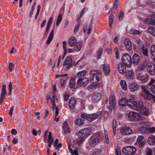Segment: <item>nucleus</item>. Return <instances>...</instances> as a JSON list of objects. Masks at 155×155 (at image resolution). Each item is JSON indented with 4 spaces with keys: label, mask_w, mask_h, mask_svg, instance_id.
Listing matches in <instances>:
<instances>
[{
    "label": "nucleus",
    "mask_w": 155,
    "mask_h": 155,
    "mask_svg": "<svg viewBox=\"0 0 155 155\" xmlns=\"http://www.w3.org/2000/svg\"><path fill=\"white\" fill-rule=\"evenodd\" d=\"M132 132L131 129L129 127H126L122 128L121 133L123 135H129Z\"/></svg>",
    "instance_id": "dca6fc26"
},
{
    "label": "nucleus",
    "mask_w": 155,
    "mask_h": 155,
    "mask_svg": "<svg viewBox=\"0 0 155 155\" xmlns=\"http://www.w3.org/2000/svg\"><path fill=\"white\" fill-rule=\"evenodd\" d=\"M81 117L82 118L87 119L88 120V114H87L86 113L81 114Z\"/></svg>",
    "instance_id": "052dcab7"
},
{
    "label": "nucleus",
    "mask_w": 155,
    "mask_h": 155,
    "mask_svg": "<svg viewBox=\"0 0 155 155\" xmlns=\"http://www.w3.org/2000/svg\"><path fill=\"white\" fill-rule=\"evenodd\" d=\"M126 65H125L121 62L118 63L117 67L120 73L123 74L126 72Z\"/></svg>",
    "instance_id": "9d476101"
},
{
    "label": "nucleus",
    "mask_w": 155,
    "mask_h": 155,
    "mask_svg": "<svg viewBox=\"0 0 155 155\" xmlns=\"http://www.w3.org/2000/svg\"><path fill=\"white\" fill-rule=\"evenodd\" d=\"M49 28H46L45 31L44 33V37L45 38H46L47 36H48V34L49 32Z\"/></svg>",
    "instance_id": "69168bd1"
},
{
    "label": "nucleus",
    "mask_w": 155,
    "mask_h": 155,
    "mask_svg": "<svg viewBox=\"0 0 155 155\" xmlns=\"http://www.w3.org/2000/svg\"><path fill=\"white\" fill-rule=\"evenodd\" d=\"M62 77L61 81L63 82H65L68 78V75L67 74H63Z\"/></svg>",
    "instance_id": "6e6d98bb"
},
{
    "label": "nucleus",
    "mask_w": 155,
    "mask_h": 155,
    "mask_svg": "<svg viewBox=\"0 0 155 155\" xmlns=\"http://www.w3.org/2000/svg\"><path fill=\"white\" fill-rule=\"evenodd\" d=\"M147 70L149 73L151 75L155 74V65L151 63L147 64Z\"/></svg>",
    "instance_id": "1a4fd4ad"
},
{
    "label": "nucleus",
    "mask_w": 155,
    "mask_h": 155,
    "mask_svg": "<svg viewBox=\"0 0 155 155\" xmlns=\"http://www.w3.org/2000/svg\"><path fill=\"white\" fill-rule=\"evenodd\" d=\"M78 136L79 137V138L77 140V143L78 146H79L82 143V142L84 141V137H83V136Z\"/></svg>",
    "instance_id": "ea45409f"
},
{
    "label": "nucleus",
    "mask_w": 155,
    "mask_h": 155,
    "mask_svg": "<svg viewBox=\"0 0 155 155\" xmlns=\"http://www.w3.org/2000/svg\"><path fill=\"white\" fill-rule=\"evenodd\" d=\"M143 136H139L137 138V142L138 143L143 141H144V140H143Z\"/></svg>",
    "instance_id": "e2e57ef3"
},
{
    "label": "nucleus",
    "mask_w": 155,
    "mask_h": 155,
    "mask_svg": "<svg viewBox=\"0 0 155 155\" xmlns=\"http://www.w3.org/2000/svg\"><path fill=\"white\" fill-rule=\"evenodd\" d=\"M76 124L79 126L83 125L84 123V120L81 118H79L76 120Z\"/></svg>",
    "instance_id": "a19ab883"
},
{
    "label": "nucleus",
    "mask_w": 155,
    "mask_h": 155,
    "mask_svg": "<svg viewBox=\"0 0 155 155\" xmlns=\"http://www.w3.org/2000/svg\"><path fill=\"white\" fill-rule=\"evenodd\" d=\"M143 54L145 56H148V49L147 48H145L144 45H143L140 48Z\"/></svg>",
    "instance_id": "f704fd0d"
},
{
    "label": "nucleus",
    "mask_w": 155,
    "mask_h": 155,
    "mask_svg": "<svg viewBox=\"0 0 155 155\" xmlns=\"http://www.w3.org/2000/svg\"><path fill=\"white\" fill-rule=\"evenodd\" d=\"M137 79L140 81V82L143 84L148 81V78L147 75L146 74H139L137 77Z\"/></svg>",
    "instance_id": "f8f14e48"
},
{
    "label": "nucleus",
    "mask_w": 155,
    "mask_h": 155,
    "mask_svg": "<svg viewBox=\"0 0 155 155\" xmlns=\"http://www.w3.org/2000/svg\"><path fill=\"white\" fill-rule=\"evenodd\" d=\"M140 57L139 55L137 54H134L133 56V62L134 65H136L140 61Z\"/></svg>",
    "instance_id": "f3484780"
},
{
    "label": "nucleus",
    "mask_w": 155,
    "mask_h": 155,
    "mask_svg": "<svg viewBox=\"0 0 155 155\" xmlns=\"http://www.w3.org/2000/svg\"><path fill=\"white\" fill-rule=\"evenodd\" d=\"M150 19L152 21L150 23L155 25V13L151 15L150 16Z\"/></svg>",
    "instance_id": "8fccbe9b"
},
{
    "label": "nucleus",
    "mask_w": 155,
    "mask_h": 155,
    "mask_svg": "<svg viewBox=\"0 0 155 155\" xmlns=\"http://www.w3.org/2000/svg\"><path fill=\"white\" fill-rule=\"evenodd\" d=\"M76 44V40L74 37L70 38L68 41V45L71 47L74 46Z\"/></svg>",
    "instance_id": "5701e85b"
},
{
    "label": "nucleus",
    "mask_w": 155,
    "mask_h": 155,
    "mask_svg": "<svg viewBox=\"0 0 155 155\" xmlns=\"http://www.w3.org/2000/svg\"><path fill=\"white\" fill-rule=\"evenodd\" d=\"M90 131V128H86L80 130L77 133L78 136H83L84 137L85 136L88 134Z\"/></svg>",
    "instance_id": "9b49d317"
},
{
    "label": "nucleus",
    "mask_w": 155,
    "mask_h": 155,
    "mask_svg": "<svg viewBox=\"0 0 155 155\" xmlns=\"http://www.w3.org/2000/svg\"><path fill=\"white\" fill-rule=\"evenodd\" d=\"M122 63L127 66L129 65L132 62L131 56L128 54H125L123 55L122 56Z\"/></svg>",
    "instance_id": "20e7f679"
},
{
    "label": "nucleus",
    "mask_w": 155,
    "mask_h": 155,
    "mask_svg": "<svg viewBox=\"0 0 155 155\" xmlns=\"http://www.w3.org/2000/svg\"><path fill=\"white\" fill-rule=\"evenodd\" d=\"M54 28L52 30V31L50 32V35L46 41V43L48 45L49 44L51 41L52 40L54 35Z\"/></svg>",
    "instance_id": "412c9836"
},
{
    "label": "nucleus",
    "mask_w": 155,
    "mask_h": 155,
    "mask_svg": "<svg viewBox=\"0 0 155 155\" xmlns=\"http://www.w3.org/2000/svg\"><path fill=\"white\" fill-rule=\"evenodd\" d=\"M98 87V84L97 83H93L92 84L90 85L88 87V89L90 91H93L96 89Z\"/></svg>",
    "instance_id": "393cba45"
},
{
    "label": "nucleus",
    "mask_w": 155,
    "mask_h": 155,
    "mask_svg": "<svg viewBox=\"0 0 155 155\" xmlns=\"http://www.w3.org/2000/svg\"><path fill=\"white\" fill-rule=\"evenodd\" d=\"M137 84L135 82L130 83L129 85V88L130 91L134 92L138 89Z\"/></svg>",
    "instance_id": "a211bd4d"
},
{
    "label": "nucleus",
    "mask_w": 155,
    "mask_h": 155,
    "mask_svg": "<svg viewBox=\"0 0 155 155\" xmlns=\"http://www.w3.org/2000/svg\"><path fill=\"white\" fill-rule=\"evenodd\" d=\"M86 71L84 70L79 72L77 75L78 76H84L86 74Z\"/></svg>",
    "instance_id": "13d9d810"
},
{
    "label": "nucleus",
    "mask_w": 155,
    "mask_h": 155,
    "mask_svg": "<svg viewBox=\"0 0 155 155\" xmlns=\"http://www.w3.org/2000/svg\"><path fill=\"white\" fill-rule=\"evenodd\" d=\"M151 90L152 93L155 94V84H154L151 86Z\"/></svg>",
    "instance_id": "774afa93"
},
{
    "label": "nucleus",
    "mask_w": 155,
    "mask_h": 155,
    "mask_svg": "<svg viewBox=\"0 0 155 155\" xmlns=\"http://www.w3.org/2000/svg\"><path fill=\"white\" fill-rule=\"evenodd\" d=\"M36 4V2H35L32 6L31 10L29 15V17L31 18V17L32 15L33 14Z\"/></svg>",
    "instance_id": "09e8293b"
},
{
    "label": "nucleus",
    "mask_w": 155,
    "mask_h": 155,
    "mask_svg": "<svg viewBox=\"0 0 155 155\" xmlns=\"http://www.w3.org/2000/svg\"><path fill=\"white\" fill-rule=\"evenodd\" d=\"M55 108V114L54 118V120L56 121L57 122H58L59 121V118L58 117H57L59 114V109L58 107H56Z\"/></svg>",
    "instance_id": "49530a36"
},
{
    "label": "nucleus",
    "mask_w": 155,
    "mask_h": 155,
    "mask_svg": "<svg viewBox=\"0 0 155 155\" xmlns=\"http://www.w3.org/2000/svg\"><path fill=\"white\" fill-rule=\"evenodd\" d=\"M76 104V101L74 98H71L69 100V105L71 108H74Z\"/></svg>",
    "instance_id": "a878e982"
},
{
    "label": "nucleus",
    "mask_w": 155,
    "mask_h": 155,
    "mask_svg": "<svg viewBox=\"0 0 155 155\" xmlns=\"http://www.w3.org/2000/svg\"><path fill=\"white\" fill-rule=\"evenodd\" d=\"M63 48L64 50V55L62 57V59H63L65 56V55L66 54V53L67 52V50L66 48L67 46V42L66 41H64L63 42Z\"/></svg>",
    "instance_id": "e433bc0d"
},
{
    "label": "nucleus",
    "mask_w": 155,
    "mask_h": 155,
    "mask_svg": "<svg viewBox=\"0 0 155 155\" xmlns=\"http://www.w3.org/2000/svg\"><path fill=\"white\" fill-rule=\"evenodd\" d=\"M103 52V49L101 48H100L98 52L97 60H98L101 58V55H102Z\"/></svg>",
    "instance_id": "864d4df0"
},
{
    "label": "nucleus",
    "mask_w": 155,
    "mask_h": 155,
    "mask_svg": "<svg viewBox=\"0 0 155 155\" xmlns=\"http://www.w3.org/2000/svg\"><path fill=\"white\" fill-rule=\"evenodd\" d=\"M53 18L52 17H50L49 20L48 21L46 28H50L52 22Z\"/></svg>",
    "instance_id": "603ef678"
},
{
    "label": "nucleus",
    "mask_w": 155,
    "mask_h": 155,
    "mask_svg": "<svg viewBox=\"0 0 155 155\" xmlns=\"http://www.w3.org/2000/svg\"><path fill=\"white\" fill-rule=\"evenodd\" d=\"M148 32L153 36H155V27H150L148 29Z\"/></svg>",
    "instance_id": "473e14b6"
},
{
    "label": "nucleus",
    "mask_w": 155,
    "mask_h": 155,
    "mask_svg": "<svg viewBox=\"0 0 155 155\" xmlns=\"http://www.w3.org/2000/svg\"><path fill=\"white\" fill-rule=\"evenodd\" d=\"M145 130V132L147 131H149L150 133H155V128L154 127L148 128L146 127H143L141 128V130L143 131V130Z\"/></svg>",
    "instance_id": "4be33fe9"
},
{
    "label": "nucleus",
    "mask_w": 155,
    "mask_h": 155,
    "mask_svg": "<svg viewBox=\"0 0 155 155\" xmlns=\"http://www.w3.org/2000/svg\"><path fill=\"white\" fill-rule=\"evenodd\" d=\"M62 14H60L58 17L57 22L56 23V25L58 26L62 20Z\"/></svg>",
    "instance_id": "37998d69"
},
{
    "label": "nucleus",
    "mask_w": 155,
    "mask_h": 155,
    "mask_svg": "<svg viewBox=\"0 0 155 155\" xmlns=\"http://www.w3.org/2000/svg\"><path fill=\"white\" fill-rule=\"evenodd\" d=\"M100 72L98 71L95 70H91L90 71V74L92 75H97L99 74Z\"/></svg>",
    "instance_id": "de8ad7c7"
},
{
    "label": "nucleus",
    "mask_w": 155,
    "mask_h": 155,
    "mask_svg": "<svg viewBox=\"0 0 155 155\" xmlns=\"http://www.w3.org/2000/svg\"><path fill=\"white\" fill-rule=\"evenodd\" d=\"M130 34L132 35H137L140 34V32L138 31L135 29H132L129 31Z\"/></svg>",
    "instance_id": "a18cd8bd"
},
{
    "label": "nucleus",
    "mask_w": 155,
    "mask_h": 155,
    "mask_svg": "<svg viewBox=\"0 0 155 155\" xmlns=\"http://www.w3.org/2000/svg\"><path fill=\"white\" fill-rule=\"evenodd\" d=\"M116 103V101L114 95H111L110 98L109 104L107 105V109L111 111L113 109H114L115 108V105Z\"/></svg>",
    "instance_id": "39448f33"
},
{
    "label": "nucleus",
    "mask_w": 155,
    "mask_h": 155,
    "mask_svg": "<svg viewBox=\"0 0 155 155\" xmlns=\"http://www.w3.org/2000/svg\"><path fill=\"white\" fill-rule=\"evenodd\" d=\"M102 67L103 70L105 73L106 75L107 76L110 72V68L108 65H105L104 64H103L102 65Z\"/></svg>",
    "instance_id": "aec40b11"
},
{
    "label": "nucleus",
    "mask_w": 155,
    "mask_h": 155,
    "mask_svg": "<svg viewBox=\"0 0 155 155\" xmlns=\"http://www.w3.org/2000/svg\"><path fill=\"white\" fill-rule=\"evenodd\" d=\"M55 95H54L52 96L53 99L50 98L51 100V103L52 104V108L53 110H54V109L56 108V107H58L57 106L55 105V104L54 101V99L55 98Z\"/></svg>",
    "instance_id": "4c0bfd02"
},
{
    "label": "nucleus",
    "mask_w": 155,
    "mask_h": 155,
    "mask_svg": "<svg viewBox=\"0 0 155 155\" xmlns=\"http://www.w3.org/2000/svg\"><path fill=\"white\" fill-rule=\"evenodd\" d=\"M140 110L141 111V114L145 116H147L150 113L149 109L147 107H144L143 105Z\"/></svg>",
    "instance_id": "6ab92c4d"
},
{
    "label": "nucleus",
    "mask_w": 155,
    "mask_h": 155,
    "mask_svg": "<svg viewBox=\"0 0 155 155\" xmlns=\"http://www.w3.org/2000/svg\"><path fill=\"white\" fill-rule=\"evenodd\" d=\"M101 93H94L91 96V100L93 103H97L101 99Z\"/></svg>",
    "instance_id": "0eeeda50"
},
{
    "label": "nucleus",
    "mask_w": 155,
    "mask_h": 155,
    "mask_svg": "<svg viewBox=\"0 0 155 155\" xmlns=\"http://www.w3.org/2000/svg\"><path fill=\"white\" fill-rule=\"evenodd\" d=\"M136 151V148L131 146L124 147L122 150V153L126 155H132L134 154Z\"/></svg>",
    "instance_id": "7ed1b4c3"
},
{
    "label": "nucleus",
    "mask_w": 155,
    "mask_h": 155,
    "mask_svg": "<svg viewBox=\"0 0 155 155\" xmlns=\"http://www.w3.org/2000/svg\"><path fill=\"white\" fill-rule=\"evenodd\" d=\"M54 140L53 138L51 136V132H49L48 135V142H51Z\"/></svg>",
    "instance_id": "0e129e2a"
},
{
    "label": "nucleus",
    "mask_w": 155,
    "mask_h": 155,
    "mask_svg": "<svg viewBox=\"0 0 155 155\" xmlns=\"http://www.w3.org/2000/svg\"><path fill=\"white\" fill-rule=\"evenodd\" d=\"M120 84L122 88L124 90H126L127 88V85L125 81H121L120 82Z\"/></svg>",
    "instance_id": "58836bf2"
},
{
    "label": "nucleus",
    "mask_w": 155,
    "mask_h": 155,
    "mask_svg": "<svg viewBox=\"0 0 155 155\" xmlns=\"http://www.w3.org/2000/svg\"><path fill=\"white\" fill-rule=\"evenodd\" d=\"M118 51L119 49L117 47H115L114 49V51L116 56V58L117 59H118L119 58V52Z\"/></svg>",
    "instance_id": "5fc2aeb1"
},
{
    "label": "nucleus",
    "mask_w": 155,
    "mask_h": 155,
    "mask_svg": "<svg viewBox=\"0 0 155 155\" xmlns=\"http://www.w3.org/2000/svg\"><path fill=\"white\" fill-rule=\"evenodd\" d=\"M126 76L128 79H131L133 77L134 72L132 70H127L126 72Z\"/></svg>",
    "instance_id": "7c9ffc66"
},
{
    "label": "nucleus",
    "mask_w": 155,
    "mask_h": 155,
    "mask_svg": "<svg viewBox=\"0 0 155 155\" xmlns=\"http://www.w3.org/2000/svg\"><path fill=\"white\" fill-rule=\"evenodd\" d=\"M101 150L98 149H92L91 151V155H99L101 154Z\"/></svg>",
    "instance_id": "bb28decb"
},
{
    "label": "nucleus",
    "mask_w": 155,
    "mask_h": 155,
    "mask_svg": "<svg viewBox=\"0 0 155 155\" xmlns=\"http://www.w3.org/2000/svg\"><path fill=\"white\" fill-rule=\"evenodd\" d=\"M124 43L126 49L128 51H130L132 49V44L130 41L126 38L124 41Z\"/></svg>",
    "instance_id": "2eb2a0df"
},
{
    "label": "nucleus",
    "mask_w": 155,
    "mask_h": 155,
    "mask_svg": "<svg viewBox=\"0 0 155 155\" xmlns=\"http://www.w3.org/2000/svg\"><path fill=\"white\" fill-rule=\"evenodd\" d=\"M75 78L71 79L70 80L69 86V87L71 88H73L74 85L75 84Z\"/></svg>",
    "instance_id": "c03bdc74"
},
{
    "label": "nucleus",
    "mask_w": 155,
    "mask_h": 155,
    "mask_svg": "<svg viewBox=\"0 0 155 155\" xmlns=\"http://www.w3.org/2000/svg\"><path fill=\"white\" fill-rule=\"evenodd\" d=\"M88 82L89 79L85 77L83 79L81 78H79L77 83L82 86H84L88 83Z\"/></svg>",
    "instance_id": "ddd939ff"
},
{
    "label": "nucleus",
    "mask_w": 155,
    "mask_h": 155,
    "mask_svg": "<svg viewBox=\"0 0 155 155\" xmlns=\"http://www.w3.org/2000/svg\"><path fill=\"white\" fill-rule=\"evenodd\" d=\"M102 141L101 135L99 133L94 134L88 140L89 145L92 147H95Z\"/></svg>",
    "instance_id": "f257e3e1"
},
{
    "label": "nucleus",
    "mask_w": 155,
    "mask_h": 155,
    "mask_svg": "<svg viewBox=\"0 0 155 155\" xmlns=\"http://www.w3.org/2000/svg\"><path fill=\"white\" fill-rule=\"evenodd\" d=\"M147 64H145L144 63L141 64L139 67V69L140 70L142 71L145 69L146 68H147Z\"/></svg>",
    "instance_id": "3c124183"
},
{
    "label": "nucleus",
    "mask_w": 155,
    "mask_h": 155,
    "mask_svg": "<svg viewBox=\"0 0 155 155\" xmlns=\"http://www.w3.org/2000/svg\"><path fill=\"white\" fill-rule=\"evenodd\" d=\"M70 94L68 93H66L64 96V100L65 101H66L68 100L69 99V97L70 96Z\"/></svg>",
    "instance_id": "bf43d9fd"
},
{
    "label": "nucleus",
    "mask_w": 155,
    "mask_h": 155,
    "mask_svg": "<svg viewBox=\"0 0 155 155\" xmlns=\"http://www.w3.org/2000/svg\"><path fill=\"white\" fill-rule=\"evenodd\" d=\"M127 101V106L134 110H141L143 105L141 100L134 101L132 100L129 99Z\"/></svg>",
    "instance_id": "f03ea898"
},
{
    "label": "nucleus",
    "mask_w": 155,
    "mask_h": 155,
    "mask_svg": "<svg viewBox=\"0 0 155 155\" xmlns=\"http://www.w3.org/2000/svg\"><path fill=\"white\" fill-rule=\"evenodd\" d=\"M15 66L14 64L12 63H10L9 64V68L10 71H12L13 69L14 68Z\"/></svg>",
    "instance_id": "680f3d73"
},
{
    "label": "nucleus",
    "mask_w": 155,
    "mask_h": 155,
    "mask_svg": "<svg viewBox=\"0 0 155 155\" xmlns=\"http://www.w3.org/2000/svg\"><path fill=\"white\" fill-rule=\"evenodd\" d=\"M148 143L151 145H154L155 144V136L151 135L148 139Z\"/></svg>",
    "instance_id": "cd10ccee"
},
{
    "label": "nucleus",
    "mask_w": 155,
    "mask_h": 155,
    "mask_svg": "<svg viewBox=\"0 0 155 155\" xmlns=\"http://www.w3.org/2000/svg\"><path fill=\"white\" fill-rule=\"evenodd\" d=\"M82 44L81 42H79L77 43L76 45L74 47V50L77 51H80L82 47Z\"/></svg>",
    "instance_id": "c9c22d12"
},
{
    "label": "nucleus",
    "mask_w": 155,
    "mask_h": 155,
    "mask_svg": "<svg viewBox=\"0 0 155 155\" xmlns=\"http://www.w3.org/2000/svg\"><path fill=\"white\" fill-rule=\"evenodd\" d=\"M6 85L3 84L2 92L1 94V98H0V104H1L3 101L4 98H5L7 93L6 90Z\"/></svg>",
    "instance_id": "4468645a"
},
{
    "label": "nucleus",
    "mask_w": 155,
    "mask_h": 155,
    "mask_svg": "<svg viewBox=\"0 0 155 155\" xmlns=\"http://www.w3.org/2000/svg\"><path fill=\"white\" fill-rule=\"evenodd\" d=\"M116 120H114L113 121V134L114 135L116 134Z\"/></svg>",
    "instance_id": "79ce46f5"
},
{
    "label": "nucleus",
    "mask_w": 155,
    "mask_h": 155,
    "mask_svg": "<svg viewBox=\"0 0 155 155\" xmlns=\"http://www.w3.org/2000/svg\"><path fill=\"white\" fill-rule=\"evenodd\" d=\"M128 117L130 121L137 120L139 117V114L134 111L130 112L128 115Z\"/></svg>",
    "instance_id": "6e6552de"
},
{
    "label": "nucleus",
    "mask_w": 155,
    "mask_h": 155,
    "mask_svg": "<svg viewBox=\"0 0 155 155\" xmlns=\"http://www.w3.org/2000/svg\"><path fill=\"white\" fill-rule=\"evenodd\" d=\"M128 101V100H127V99L125 98H122L119 101V104L121 106H126V105H127V102Z\"/></svg>",
    "instance_id": "c756f323"
},
{
    "label": "nucleus",
    "mask_w": 155,
    "mask_h": 155,
    "mask_svg": "<svg viewBox=\"0 0 155 155\" xmlns=\"http://www.w3.org/2000/svg\"><path fill=\"white\" fill-rule=\"evenodd\" d=\"M64 64L68 66L66 67L67 69H69L72 66H75L77 65L76 62L72 61V58L70 57H68L64 63Z\"/></svg>",
    "instance_id": "423d86ee"
},
{
    "label": "nucleus",
    "mask_w": 155,
    "mask_h": 155,
    "mask_svg": "<svg viewBox=\"0 0 155 155\" xmlns=\"http://www.w3.org/2000/svg\"><path fill=\"white\" fill-rule=\"evenodd\" d=\"M150 53L153 59L155 60V45H152L150 47Z\"/></svg>",
    "instance_id": "72a5a7b5"
},
{
    "label": "nucleus",
    "mask_w": 155,
    "mask_h": 155,
    "mask_svg": "<svg viewBox=\"0 0 155 155\" xmlns=\"http://www.w3.org/2000/svg\"><path fill=\"white\" fill-rule=\"evenodd\" d=\"M97 117V115L95 114H88V120L93 121L96 119Z\"/></svg>",
    "instance_id": "2f4dec72"
},
{
    "label": "nucleus",
    "mask_w": 155,
    "mask_h": 155,
    "mask_svg": "<svg viewBox=\"0 0 155 155\" xmlns=\"http://www.w3.org/2000/svg\"><path fill=\"white\" fill-rule=\"evenodd\" d=\"M153 95L149 91L143 94L144 98L147 100H149L152 99Z\"/></svg>",
    "instance_id": "c85d7f7f"
},
{
    "label": "nucleus",
    "mask_w": 155,
    "mask_h": 155,
    "mask_svg": "<svg viewBox=\"0 0 155 155\" xmlns=\"http://www.w3.org/2000/svg\"><path fill=\"white\" fill-rule=\"evenodd\" d=\"M146 152L147 155H152V150L149 148H146Z\"/></svg>",
    "instance_id": "4d7b16f0"
},
{
    "label": "nucleus",
    "mask_w": 155,
    "mask_h": 155,
    "mask_svg": "<svg viewBox=\"0 0 155 155\" xmlns=\"http://www.w3.org/2000/svg\"><path fill=\"white\" fill-rule=\"evenodd\" d=\"M124 15V13L123 12H120L119 15V19L120 21L123 18Z\"/></svg>",
    "instance_id": "338daca9"
},
{
    "label": "nucleus",
    "mask_w": 155,
    "mask_h": 155,
    "mask_svg": "<svg viewBox=\"0 0 155 155\" xmlns=\"http://www.w3.org/2000/svg\"><path fill=\"white\" fill-rule=\"evenodd\" d=\"M62 128L65 133H70V128L66 122H64L63 123V126Z\"/></svg>",
    "instance_id": "b1692460"
}]
</instances>
